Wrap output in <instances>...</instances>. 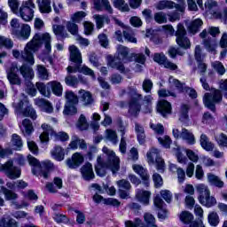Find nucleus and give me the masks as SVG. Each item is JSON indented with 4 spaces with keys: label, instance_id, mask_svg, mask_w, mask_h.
<instances>
[{
    "label": "nucleus",
    "instance_id": "obj_61",
    "mask_svg": "<svg viewBox=\"0 0 227 227\" xmlns=\"http://www.w3.org/2000/svg\"><path fill=\"white\" fill-rule=\"evenodd\" d=\"M192 219H194V215H192V214L187 211L182 212L180 215V220L182 221V223H184L185 224L191 223Z\"/></svg>",
    "mask_w": 227,
    "mask_h": 227
},
{
    "label": "nucleus",
    "instance_id": "obj_56",
    "mask_svg": "<svg viewBox=\"0 0 227 227\" xmlns=\"http://www.w3.org/2000/svg\"><path fill=\"white\" fill-rule=\"evenodd\" d=\"M67 104H79V98L74 94L73 91L66 92Z\"/></svg>",
    "mask_w": 227,
    "mask_h": 227
},
{
    "label": "nucleus",
    "instance_id": "obj_49",
    "mask_svg": "<svg viewBox=\"0 0 227 227\" xmlns=\"http://www.w3.org/2000/svg\"><path fill=\"white\" fill-rule=\"evenodd\" d=\"M76 127L77 129H79V130H87L89 124H88V121L86 120V116H84V114H81L78 121L76 123Z\"/></svg>",
    "mask_w": 227,
    "mask_h": 227
},
{
    "label": "nucleus",
    "instance_id": "obj_50",
    "mask_svg": "<svg viewBox=\"0 0 227 227\" xmlns=\"http://www.w3.org/2000/svg\"><path fill=\"white\" fill-rule=\"evenodd\" d=\"M4 47L5 49H12L13 47V42L12 39L0 35V49Z\"/></svg>",
    "mask_w": 227,
    "mask_h": 227
},
{
    "label": "nucleus",
    "instance_id": "obj_44",
    "mask_svg": "<svg viewBox=\"0 0 227 227\" xmlns=\"http://www.w3.org/2000/svg\"><path fill=\"white\" fill-rule=\"evenodd\" d=\"M39 10L41 13H51L52 7H51V0H37Z\"/></svg>",
    "mask_w": 227,
    "mask_h": 227
},
{
    "label": "nucleus",
    "instance_id": "obj_19",
    "mask_svg": "<svg viewBox=\"0 0 227 227\" xmlns=\"http://www.w3.org/2000/svg\"><path fill=\"white\" fill-rule=\"evenodd\" d=\"M156 8L157 10H166V8L168 10H173V8H176L177 12H185V4L178 5L173 1L163 0L156 4Z\"/></svg>",
    "mask_w": 227,
    "mask_h": 227
},
{
    "label": "nucleus",
    "instance_id": "obj_62",
    "mask_svg": "<svg viewBox=\"0 0 227 227\" xmlns=\"http://www.w3.org/2000/svg\"><path fill=\"white\" fill-rule=\"evenodd\" d=\"M157 139L160 145H161V146H163L164 148H169V146H171V138H169L168 136H164L162 137L158 136Z\"/></svg>",
    "mask_w": 227,
    "mask_h": 227
},
{
    "label": "nucleus",
    "instance_id": "obj_36",
    "mask_svg": "<svg viewBox=\"0 0 227 227\" xmlns=\"http://www.w3.org/2000/svg\"><path fill=\"white\" fill-rule=\"evenodd\" d=\"M200 143L201 148H203V150H206V152H212L214 150L215 145L212 142H210L207 135L202 134L200 136Z\"/></svg>",
    "mask_w": 227,
    "mask_h": 227
},
{
    "label": "nucleus",
    "instance_id": "obj_27",
    "mask_svg": "<svg viewBox=\"0 0 227 227\" xmlns=\"http://www.w3.org/2000/svg\"><path fill=\"white\" fill-rule=\"evenodd\" d=\"M219 4L215 0H206L203 4V8H200V10L211 13V15H215V12H217Z\"/></svg>",
    "mask_w": 227,
    "mask_h": 227
},
{
    "label": "nucleus",
    "instance_id": "obj_28",
    "mask_svg": "<svg viewBox=\"0 0 227 227\" xmlns=\"http://www.w3.org/2000/svg\"><path fill=\"white\" fill-rule=\"evenodd\" d=\"M157 111L164 117L171 114V103L166 100H160L157 105Z\"/></svg>",
    "mask_w": 227,
    "mask_h": 227
},
{
    "label": "nucleus",
    "instance_id": "obj_24",
    "mask_svg": "<svg viewBox=\"0 0 227 227\" xmlns=\"http://www.w3.org/2000/svg\"><path fill=\"white\" fill-rule=\"evenodd\" d=\"M14 36L20 40H28L31 36V27L27 24L21 25L20 29L17 30Z\"/></svg>",
    "mask_w": 227,
    "mask_h": 227
},
{
    "label": "nucleus",
    "instance_id": "obj_39",
    "mask_svg": "<svg viewBox=\"0 0 227 227\" xmlns=\"http://www.w3.org/2000/svg\"><path fill=\"white\" fill-rule=\"evenodd\" d=\"M140 112H141V106L139 105V103L137 102V100L133 99V100L129 103V114L131 116H137V114H139Z\"/></svg>",
    "mask_w": 227,
    "mask_h": 227
},
{
    "label": "nucleus",
    "instance_id": "obj_46",
    "mask_svg": "<svg viewBox=\"0 0 227 227\" xmlns=\"http://www.w3.org/2000/svg\"><path fill=\"white\" fill-rule=\"evenodd\" d=\"M173 154L176 157L179 164H185L187 162V157L184 156L179 146L173 149Z\"/></svg>",
    "mask_w": 227,
    "mask_h": 227
},
{
    "label": "nucleus",
    "instance_id": "obj_26",
    "mask_svg": "<svg viewBox=\"0 0 227 227\" xmlns=\"http://www.w3.org/2000/svg\"><path fill=\"white\" fill-rule=\"evenodd\" d=\"M68 74H75V72H80V74H84V75H90L92 77V79L95 81L97 79V76L95 75V72L93 70L86 66H83L82 67L74 68L72 67H67Z\"/></svg>",
    "mask_w": 227,
    "mask_h": 227
},
{
    "label": "nucleus",
    "instance_id": "obj_58",
    "mask_svg": "<svg viewBox=\"0 0 227 227\" xmlns=\"http://www.w3.org/2000/svg\"><path fill=\"white\" fill-rule=\"evenodd\" d=\"M1 191L3 194H4L5 200H7L8 201L17 200V195L15 194V192L6 189L5 187H2Z\"/></svg>",
    "mask_w": 227,
    "mask_h": 227
},
{
    "label": "nucleus",
    "instance_id": "obj_20",
    "mask_svg": "<svg viewBox=\"0 0 227 227\" xmlns=\"http://www.w3.org/2000/svg\"><path fill=\"white\" fill-rule=\"evenodd\" d=\"M84 162V156L81 153H74L70 159H67L66 164L70 169H77Z\"/></svg>",
    "mask_w": 227,
    "mask_h": 227
},
{
    "label": "nucleus",
    "instance_id": "obj_31",
    "mask_svg": "<svg viewBox=\"0 0 227 227\" xmlns=\"http://www.w3.org/2000/svg\"><path fill=\"white\" fill-rule=\"evenodd\" d=\"M35 105L40 107V109L43 110L44 113H52V111H54V108H52V105H51L49 101L43 98H35Z\"/></svg>",
    "mask_w": 227,
    "mask_h": 227
},
{
    "label": "nucleus",
    "instance_id": "obj_29",
    "mask_svg": "<svg viewBox=\"0 0 227 227\" xmlns=\"http://www.w3.org/2000/svg\"><path fill=\"white\" fill-rule=\"evenodd\" d=\"M68 148L70 150H77V148H81V150H86L87 145L84 140L79 138L77 136H73Z\"/></svg>",
    "mask_w": 227,
    "mask_h": 227
},
{
    "label": "nucleus",
    "instance_id": "obj_21",
    "mask_svg": "<svg viewBox=\"0 0 227 227\" xmlns=\"http://www.w3.org/2000/svg\"><path fill=\"white\" fill-rule=\"evenodd\" d=\"M93 8L98 10V12H102V10H106L107 13H113V7H111V4L109 0H92Z\"/></svg>",
    "mask_w": 227,
    "mask_h": 227
},
{
    "label": "nucleus",
    "instance_id": "obj_33",
    "mask_svg": "<svg viewBox=\"0 0 227 227\" xmlns=\"http://www.w3.org/2000/svg\"><path fill=\"white\" fill-rule=\"evenodd\" d=\"M70 59L74 63H82V56L81 51L75 45L69 46Z\"/></svg>",
    "mask_w": 227,
    "mask_h": 227
},
{
    "label": "nucleus",
    "instance_id": "obj_8",
    "mask_svg": "<svg viewBox=\"0 0 227 227\" xmlns=\"http://www.w3.org/2000/svg\"><path fill=\"white\" fill-rule=\"evenodd\" d=\"M195 187L200 194L199 201L201 205L210 208V207H214V205L217 203L215 198L210 197V190H208V186L203 184H199Z\"/></svg>",
    "mask_w": 227,
    "mask_h": 227
},
{
    "label": "nucleus",
    "instance_id": "obj_60",
    "mask_svg": "<svg viewBox=\"0 0 227 227\" xmlns=\"http://www.w3.org/2000/svg\"><path fill=\"white\" fill-rule=\"evenodd\" d=\"M125 226L126 227H146V224L143 223V221H141V219L136 218L135 222L126 221Z\"/></svg>",
    "mask_w": 227,
    "mask_h": 227
},
{
    "label": "nucleus",
    "instance_id": "obj_16",
    "mask_svg": "<svg viewBox=\"0 0 227 227\" xmlns=\"http://www.w3.org/2000/svg\"><path fill=\"white\" fill-rule=\"evenodd\" d=\"M172 134L175 139H183L187 145H196V137H194V134L187 129H182L180 131L177 128H174Z\"/></svg>",
    "mask_w": 227,
    "mask_h": 227
},
{
    "label": "nucleus",
    "instance_id": "obj_47",
    "mask_svg": "<svg viewBox=\"0 0 227 227\" xmlns=\"http://www.w3.org/2000/svg\"><path fill=\"white\" fill-rule=\"evenodd\" d=\"M105 137L113 143V145H116L118 143V135H116V131L113 129H106Z\"/></svg>",
    "mask_w": 227,
    "mask_h": 227
},
{
    "label": "nucleus",
    "instance_id": "obj_7",
    "mask_svg": "<svg viewBox=\"0 0 227 227\" xmlns=\"http://www.w3.org/2000/svg\"><path fill=\"white\" fill-rule=\"evenodd\" d=\"M34 53L35 48L31 46V43H27L24 48V51L21 52L19 51V50L12 51L13 58L31 66L35 65V55H33Z\"/></svg>",
    "mask_w": 227,
    "mask_h": 227
},
{
    "label": "nucleus",
    "instance_id": "obj_38",
    "mask_svg": "<svg viewBox=\"0 0 227 227\" xmlns=\"http://www.w3.org/2000/svg\"><path fill=\"white\" fill-rule=\"evenodd\" d=\"M23 143L20 136L13 134L11 139V148L12 150H22Z\"/></svg>",
    "mask_w": 227,
    "mask_h": 227
},
{
    "label": "nucleus",
    "instance_id": "obj_11",
    "mask_svg": "<svg viewBox=\"0 0 227 227\" xmlns=\"http://www.w3.org/2000/svg\"><path fill=\"white\" fill-rule=\"evenodd\" d=\"M223 100V95L219 90H211V95L206 93L203 98L204 106L211 111H215V105Z\"/></svg>",
    "mask_w": 227,
    "mask_h": 227
},
{
    "label": "nucleus",
    "instance_id": "obj_5",
    "mask_svg": "<svg viewBox=\"0 0 227 227\" xmlns=\"http://www.w3.org/2000/svg\"><path fill=\"white\" fill-rule=\"evenodd\" d=\"M52 42V37L49 33H37L34 35L32 40L28 42L31 43V47H33L34 52H37L40 50L42 45H44L46 52H51L52 47L51 46V43Z\"/></svg>",
    "mask_w": 227,
    "mask_h": 227
},
{
    "label": "nucleus",
    "instance_id": "obj_22",
    "mask_svg": "<svg viewBox=\"0 0 227 227\" xmlns=\"http://www.w3.org/2000/svg\"><path fill=\"white\" fill-rule=\"evenodd\" d=\"M132 169L137 173V175H139L145 185L148 186V184H150V175H148V171L146 170V168H145L141 165L134 164L132 166Z\"/></svg>",
    "mask_w": 227,
    "mask_h": 227
},
{
    "label": "nucleus",
    "instance_id": "obj_51",
    "mask_svg": "<svg viewBox=\"0 0 227 227\" xmlns=\"http://www.w3.org/2000/svg\"><path fill=\"white\" fill-rule=\"evenodd\" d=\"M215 141L222 148H227V136L223 133H219L215 137Z\"/></svg>",
    "mask_w": 227,
    "mask_h": 227
},
{
    "label": "nucleus",
    "instance_id": "obj_1",
    "mask_svg": "<svg viewBox=\"0 0 227 227\" xmlns=\"http://www.w3.org/2000/svg\"><path fill=\"white\" fill-rule=\"evenodd\" d=\"M103 156L98 157V163L96 165V173L98 176H106V169H110L113 173H118L120 170V158L113 150L103 147Z\"/></svg>",
    "mask_w": 227,
    "mask_h": 227
},
{
    "label": "nucleus",
    "instance_id": "obj_64",
    "mask_svg": "<svg viewBox=\"0 0 227 227\" xmlns=\"http://www.w3.org/2000/svg\"><path fill=\"white\" fill-rule=\"evenodd\" d=\"M19 0H8V5L15 15H19Z\"/></svg>",
    "mask_w": 227,
    "mask_h": 227
},
{
    "label": "nucleus",
    "instance_id": "obj_63",
    "mask_svg": "<svg viewBox=\"0 0 227 227\" xmlns=\"http://www.w3.org/2000/svg\"><path fill=\"white\" fill-rule=\"evenodd\" d=\"M52 30L56 36H65V35H67V33H65V27L62 25H53Z\"/></svg>",
    "mask_w": 227,
    "mask_h": 227
},
{
    "label": "nucleus",
    "instance_id": "obj_30",
    "mask_svg": "<svg viewBox=\"0 0 227 227\" xmlns=\"http://www.w3.org/2000/svg\"><path fill=\"white\" fill-rule=\"evenodd\" d=\"M154 207H156V208H160V210L158 212L159 219H161V221H163V219H166V217H168V212L166 211V209H163L164 200H162L160 197L156 196L154 198Z\"/></svg>",
    "mask_w": 227,
    "mask_h": 227
},
{
    "label": "nucleus",
    "instance_id": "obj_14",
    "mask_svg": "<svg viewBox=\"0 0 227 227\" xmlns=\"http://www.w3.org/2000/svg\"><path fill=\"white\" fill-rule=\"evenodd\" d=\"M35 4L32 1H25L20 7L19 14L25 22H31L35 17Z\"/></svg>",
    "mask_w": 227,
    "mask_h": 227
},
{
    "label": "nucleus",
    "instance_id": "obj_10",
    "mask_svg": "<svg viewBox=\"0 0 227 227\" xmlns=\"http://www.w3.org/2000/svg\"><path fill=\"white\" fill-rule=\"evenodd\" d=\"M146 160L150 166L155 164L156 162L157 171L160 173H164L166 164L164 163V160L159 156V150L155 148L150 149L146 153Z\"/></svg>",
    "mask_w": 227,
    "mask_h": 227
},
{
    "label": "nucleus",
    "instance_id": "obj_18",
    "mask_svg": "<svg viewBox=\"0 0 227 227\" xmlns=\"http://www.w3.org/2000/svg\"><path fill=\"white\" fill-rule=\"evenodd\" d=\"M19 67L17 65L12 64V67L7 69V79L12 86H20L22 80L19 77Z\"/></svg>",
    "mask_w": 227,
    "mask_h": 227
},
{
    "label": "nucleus",
    "instance_id": "obj_54",
    "mask_svg": "<svg viewBox=\"0 0 227 227\" xmlns=\"http://www.w3.org/2000/svg\"><path fill=\"white\" fill-rule=\"evenodd\" d=\"M211 67L214 68V70H215V72H217V74H219V75H224L226 69L224 68L223 63L215 61L211 63Z\"/></svg>",
    "mask_w": 227,
    "mask_h": 227
},
{
    "label": "nucleus",
    "instance_id": "obj_37",
    "mask_svg": "<svg viewBox=\"0 0 227 227\" xmlns=\"http://www.w3.org/2000/svg\"><path fill=\"white\" fill-rule=\"evenodd\" d=\"M203 26V20L201 19H195L188 25V31L192 35H196L200 31V27Z\"/></svg>",
    "mask_w": 227,
    "mask_h": 227
},
{
    "label": "nucleus",
    "instance_id": "obj_52",
    "mask_svg": "<svg viewBox=\"0 0 227 227\" xmlns=\"http://www.w3.org/2000/svg\"><path fill=\"white\" fill-rule=\"evenodd\" d=\"M86 15L87 14L85 12L80 11V12H76L73 13L70 16V19H71L72 22H74L77 24V23L81 22V20H82L84 19V17H86Z\"/></svg>",
    "mask_w": 227,
    "mask_h": 227
},
{
    "label": "nucleus",
    "instance_id": "obj_42",
    "mask_svg": "<svg viewBox=\"0 0 227 227\" xmlns=\"http://www.w3.org/2000/svg\"><path fill=\"white\" fill-rule=\"evenodd\" d=\"M20 72L24 79L29 80L35 77V72H33V68L31 67H27L26 65L21 66L20 68Z\"/></svg>",
    "mask_w": 227,
    "mask_h": 227
},
{
    "label": "nucleus",
    "instance_id": "obj_55",
    "mask_svg": "<svg viewBox=\"0 0 227 227\" xmlns=\"http://www.w3.org/2000/svg\"><path fill=\"white\" fill-rule=\"evenodd\" d=\"M75 106H77V104H66L65 109L63 111L64 114L66 115H72V114H75L77 113V108L75 107Z\"/></svg>",
    "mask_w": 227,
    "mask_h": 227
},
{
    "label": "nucleus",
    "instance_id": "obj_13",
    "mask_svg": "<svg viewBox=\"0 0 227 227\" xmlns=\"http://www.w3.org/2000/svg\"><path fill=\"white\" fill-rule=\"evenodd\" d=\"M219 27H208L200 33V36L204 39V45L208 52H214V51H215V42L207 41V38H208L209 35H211V36H215L216 35H219Z\"/></svg>",
    "mask_w": 227,
    "mask_h": 227
},
{
    "label": "nucleus",
    "instance_id": "obj_23",
    "mask_svg": "<svg viewBox=\"0 0 227 227\" xmlns=\"http://www.w3.org/2000/svg\"><path fill=\"white\" fill-rule=\"evenodd\" d=\"M152 193L146 190L137 189L136 191V200L142 205H149Z\"/></svg>",
    "mask_w": 227,
    "mask_h": 227
},
{
    "label": "nucleus",
    "instance_id": "obj_53",
    "mask_svg": "<svg viewBox=\"0 0 227 227\" xmlns=\"http://www.w3.org/2000/svg\"><path fill=\"white\" fill-rule=\"evenodd\" d=\"M66 27L67 31L73 35H75L77 33H79V27L74 21H67L66 23Z\"/></svg>",
    "mask_w": 227,
    "mask_h": 227
},
{
    "label": "nucleus",
    "instance_id": "obj_59",
    "mask_svg": "<svg viewBox=\"0 0 227 227\" xmlns=\"http://www.w3.org/2000/svg\"><path fill=\"white\" fill-rule=\"evenodd\" d=\"M207 219L211 226H217L219 224V215L215 212L209 213Z\"/></svg>",
    "mask_w": 227,
    "mask_h": 227
},
{
    "label": "nucleus",
    "instance_id": "obj_12",
    "mask_svg": "<svg viewBox=\"0 0 227 227\" xmlns=\"http://www.w3.org/2000/svg\"><path fill=\"white\" fill-rule=\"evenodd\" d=\"M27 161L30 166L33 167V175H39L40 171H43V169H52V168H54V164H52L51 160H46L40 163V161L36 160V158L33 157L31 154L27 156Z\"/></svg>",
    "mask_w": 227,
    "mask_h": 227
},
{
    "label": "nucleus",
    "instance_id": "obj_35",
    "mask_svg": "<svg viewBox=\"0 0 227 227\" xmlns=\"http://www.w3.org/2000/svg\"><path fill=\"white\" fill-rule=\"evenodd\" d=\"M0 227H19V223L10 215H4L0 219Z\"/></svg>",
    "mask_w": 227,
    "mask_h": 227
},
{
    "label": "nucleus",
    "instance_id": "obj_43",
    "mask_svg": "<svg viewBox=\"0 0 227 227\" xmlns=\"http://www.w3.org/2000/svg\"><path fill=\"white\" fill-rule=\"evenodd\" d=\"M51 156L55 160L61 162V160H65V151L60 146H55L51 151Z\"/></svg>",
    "mask_w": 227,
    "mask_h": 227
},
{
    "label": "nucleus",
    "instance_id": "obj_25",
    "mask_svg": "<svg viewBox=\"0 0 227 227\" xmlns=\"http://www.w3.org/2000/svg\"><path fill=\"white\" fill-rule=\"evenodd\" d=\"M81 174L83 180H93L95 173L93 172V166L91 163L87 162L81 168Z\"/></svg>",
    "mask_w": 227,
    "mask_h": 227
},
{
    "label": "nucleus",
    "instance_id": "obj_32",
    "mask_svg": "<svg viewBox=\"0 0 227 227\" xmlns=\"http://www.w3.org/2000/svg\"><path fill=\"white\" fill-rule=\"evenodd\" d=\"M204 56L201 55V48L200 46L195 47V59L199 63V72L204 74L207 71V64L201 62L203 61Z\"/></svg>",
    "mask_w": 227,
    "mask_h": 227
},
{
    "label": "nucleus",
    "instance_id": "obj_4",
    "mask_svg": "<svg viewBox=\"0 0 227 227\" xmlns=\"http://www.w3.org/2000/svg\"><path fill=\"white\" fill-rule=\"evenodd\" d=\"M129 61H132V59L129 58V48L123 45H119L117 47V56L115 58L107 56L108 66L112 68H116L120 72L125 70L123 63H129Z\"/></svg>",
    "mask_w": 227,
    "mask_h": 227
},
{
    "label": "nucleus",
    "instance_id": "obj_17",
    "mask_svg": "<svg viewBox=\"0 0 227 227\" xmlns=\"http://www.w3.org/2000/svg\"><path fill=\"white\" fill-rule=\"evenodd\" d=\"M186 32L185 27H184V25L178 24L177 25V30L176 32V42L179 47H182V49H190L191 48V41L187 37H185Z\"/></svg>",
    "mask_w": 227,
    "mask_h": 227
},
{
    "label": "nucleus",
    "instance_id": "obj_2",
    "mask_svg": "<svg viewBox=\"0 0 227 227\" xmlns=\"http://www.w3.org/2000/svg\"><path fill=\"white\" fill-rule=\"evenodd\" d=\"M168 82L170 84L171 90H174L173 91L166 90L164 89L160 90L158 91L159 97H176L178 93H187L191 98H196L198 97V93H196V90L193 89L185 87L184 83H180V81L173 78V76H170L168 79Z\"/></svg>",
    "mask_w": 227,
    "mask_h": 227
},
{
    "label": "nucleus",
    "instance_id": "obj_9",
    "mask_svg": "<svg viewBox=\"0 0 227 227\" xmlns=\"http://www.w3.org/2000/svg\"><path fill=\"white\" fill-rule=\"evenodd\" d=\"M41 128L43 129V132L41 133L39 139H40V142L44 145H47V143H49L50 141L49 136H55L58 139H60V141L68 140V135L67 133L59 132V134H56V131H54V129H52L51 125L47 123L42 124Z\"/></svg>",
    "mask_w": 227,
    "mask_h": 227
},
{
    "label": "nucleus",
    "instance_id": "obj_40",
    "mask_svg": "<svg viewBox=\"0 0 227 227\" xmlns=\"http://www.w3.org/2000/svg\"><path fill=\"white\" fill-rule=\"evenodd\" d=\"M207 182H209L211 185H215V187H224V183L221 178L212 173L207 174Z\"/></svg>",
    "mask_w": 227,
    "mask_h": 227
},
{
    "label": "nucleus",
    "instance_id": "obj_48",
    "mask_svg": "<svg viewBox=\"0 0 227 227\" xmlns=\"http://www.w3.org/2000/svg\"><path fill=\"white\" fill-rule=\"evenodd\" d=\"M94 20H96L97 27L98 29H102L104 26V22H106V24H109V18L106 16L101 15H94L93 16Z\"/></svg>",
    "mask_w": 227,
    "mask_h": 227
},
{
    "label": "nucleus",
    "instance_id": "obj_34",
    "mask_svg": "<svg viewBox=\"0 0 227 227\" xmlns=\"http://www.w3.org/2000/svg\"><path fill=\"white\" fill-rule=\"evenodd\" d=\"M20 129L25 137L33 134L35 130L33 129V124L31 123V121H29V119L23 120L22 124L20 126Z\"/></svg>",
    "mask_w": 227,
    "mask_h": 227
},
{
    "label": "nucleus",
    "instance_id": "obj_41",
    "mask_svg": "<svg viewBox=\"0 0 227 227\" xmlns=\"http://www.w3.org/2000/svg\"><path fill=\"white\" fill-rule=\"evenodd\" d=\"M79 95L84 106H90V104H93V98L91 97V93H90V91L81 90L79 91Z\"/></svg>",
    "mask_w": 227,
    "mask_h": 227
},
{
    "label": "nucleus",
    "instance_id": "obj_45",
    "mask_svg": "<svg viewBox=\"0 0 227 227\" xmlns=\"http://www.w3.org/2000/svg\"><path fill=\"white\" fill-rule=\"evenodd\" d=\"M135 130L139 145H145V139L146 136L145 135V129L143 127H141L139 124H136Z\"/></svg>",
    "mask_w": 227,
    "mask_h": 227
},
{
    "label": "nucleus",
    "instance_id": "obj_15",
    "mask_svg": "<svg viewBox=\"0 0 227 227\" xmlns=\"http://www.w3.org/2000/svg\"><path fill=\"white\" fill-rule=\"evenodd\" d=\"M0 171L5 173L8 178L15 180L16 178H20L22 170L19 167L13 166V161L9 160L5 164L0 163Z\"/></svg>",
    "mask_w": 227,
    "mask_h": 227
},
{
    "label": "nucleus",
    "instance_id": "obj_57",
    "mask_svg": "<svg viewBox=\"0 0 227 227\" xmlns=\"http://www.w3.org/2000/svg\"><path fill=\"white\" fill-rule=\"evenodd\" d=\"M114 6L121 12H129V5L125 4L124 0H114Z\"/></svg>",
    "mask_w": 227,
    "mask_h": 227
},
{
    "label": "nucleus",
    "instance_id": "obj_3",
    "mask_svg": "<svg viewBox=\"0 0 227 227\" xmlns=\"http://www.w3.org/2000/svg\"><path fill=\"white\" fill-rule=\"evenodd\" d=\"M13 100L12 106L19 116H28L32 120H36V111L29 105L26 95L22 94L20 97L14 96Z\"/></svg>",
    "mask_w": 227,
    "mask_h": 227
},
{
    "label": "nucleus",
    "instance_id": "obj_6",
    "mask_svg": "<svg viewBox=\"0 0 227 227\" xmlns=\"http://www.w3.org/2000/svg\"><path fill=\"white\" fill-rule=\"evenodd\" d=\"M35 86L38 91L43 97H51V89L52 93L57 97H61V95H63V85H61V83L57 81L50 82L47 85L42 82H36Z\"/></svg>",
    "mask_w": 227,
    "mask_h": 227
}]
</instances>
